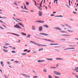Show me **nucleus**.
<instances>
[{
  "label": "nucleus",
  "instance_id": "38",
  "mask_svg": "<svg viewBox=\"0 0 78 78\" xmlns=\"http://www.w3.org/2000/svg\"><path fill=\"white\" fill-rule=\"evenodd\" d=\"M0 19H3V18L5 19V17H1V16H0Z\"/></svg>",
  "mask_w": 78,
  "mask_h": 78
},
{
  "label": "nucleus",
  "instance_id": "35",
  "mask_svg": "<svg viewBox=\"0 0 78 78\" xmlns=\"http://www.w3.org/2000/svg\"><path fill=\"white\" fill-rule=\"evenodd\" d=\"M34 2H35V6H37V4H36V2L35 1H34Z\"/></svg>",
  "mask_w": 78,
  "mask_h": 78
},
{
  "label": "nucleus",
  "instance_id": "53",
  "mask_svg": "<svg viewBox=\"0 0 78 78\" xmlns=\"http://www.w3.org/2000/svg\"><path fill=\"white\" fill-rule=\"evenodd\" d=\"M77 78H78V75H76L75 76Z\"/></svg>",
  "mask_w": 78,
  "mask_h": 78
},
{
  "label": "nucleus",
  "instance_id": "62",
  "mask_svg": "<svg viewBox=\"0 0 78 78\" xmlns=\"http://www.w3.org/2000/svg\"><path fill=\"white\" fill-rule=\"evenodd\" d=\"M7 63L8 64H10L9 62H7Z\"/></svg>",
  "mask_w": 78,
  "mask_h": 78
},
{
  "label": "nucleus",
  "instance_id": "41",
  "mask_svg": "<svg viewBox=\"0 0 78 78\" xmlns=\"http://www.w3.org/2000/svg\"><path fill=\"white\" fill-rule=\"evenodd\" d=\"M28 51V50L27 49H25L23 51L24 52H25V51Z\"/></svg>",
  "mask_w": 78,
  "mask_h": 78
},
{
  "label": "nucleus",
  "instance_id": "51",
  "mask_svg": "<svg viewBox=\"0 0 78 78\" xmlns=\"http://www.w3.org/2000/svg\"><path fill=\"white\" fill-rule=\"evenodd\" d=\"M54 77L55 78H59V77H58L57 76H55V77Z\"/></svg>",
  "mask_w": 78,
  "mask_h": 78
},
{
  "label": "nucleus",
  "instance_id": "46",
  "mask_svg": "<svg viewBox=\"0 0 78 78\" xmlns=\"http://www.w3.org/2000/svg\"><path fill=\"white\" fill-rule=\"evenodd\" d=\"M14 27H15V28H17L18 26H17L15 25V26H14Z\"/></svg>",
  "mask_w": 78,
  "mask_h": 78
},
{
  "label": "nucleus",
  "instance_id": "17",
  "mask_svg": "<svg viewBox=\"0 0 78 78\" xmlns=\"http://www.w3.org/2000/svg\"><path fill=\"white\" fill-rule=\"evenodd\" d=\"M56 30H61V29L59 28V27H57L55 28Z\"/></svg>",
  "mask_w": 78,
  "mask_h": 78
},
{
  "label": "nucleus",
  "instance_id": "24",
  "mask_svg": "<svg viewBox=\"0 0 78 78\" xmlns=\"http://www.w3.org/2000/svg\"><path fill=\"white\" fill-rule=\"evenodd\" d=\"M31 36V35L28 34L27 36V37H29V38H30V36Z\"/></svg>",
  "mask_w": 78,
  "mask_h": 78
},
{
  "label": "nucleus",
  "instance_id": "43",
  "mask_svg": "<svg viewBox=\"0 0 78 78\" xmlns=\"http://www.w3.org/2000/svg\"><path fill=\"white\" fill-rule=\"evenodd\" d=\"M14 62H16L17 64L19 62V61H16Z\"/></svg>",
  "mask_w": 78,
  "mask_h": 78
},
{
  "label": "nucleus",
  "instance_id": "48",
  "mask_svg": "<svg viewBox=\"0 0 78 78\" xmlns=\"http://www.w3.org/2000/svg\"><path fill=\"white\" fill-rule=\"evenodd\" d=\"M21 11H23V12H26V11H23V10Z\"/></svg>",
  "mask_w": 78,
  "mask_h": 78
},
{
  "label": "nucleus",
  "instance_id": "6",
  "mask_svg": "<svg viewBox=\"0 0 78 78\" xmlns=\"http://www.w3.org/2000/svg\"><path fill=\"white\" fill-rule=\"evenodd\" d=\"M39 16H42V13L41 11L39 12Z\"/></svg>",
  "mask_w": 78,
  "mask_h": 78
},
{
  "label": "nucleus",
  "instance_id": "56",
  "mask_svg": "<svg viewBox=\"0 0 78 78\" xmlns=\"http://www.w3.org/2000/svg\"><path fill=\"white\" fill-rule=\"evenodd\" d=\"M62 27H65V26H64V25H63V24H62V25H61Z\"/></svg>",
  "mask_w": 78,
  "mask_h": 78
},
{
  "label": "nucleus",
  "instance_id": "58",
  "mask_svg": "<svg viewBox=\"0 0 78 78\" xmlns=\"http://www.w3.org/2000/svg\"><path fill=\"white\" fill-rule=\"evenodd\" d=\"M43 71L44 72H47V71L45 70H43Z\"/></svg>",
  "mask_w": 78,
  "mask_h": 78
},
{
  "label": "nucleus",
  "instance_id": "4",
  "mask_svg": "<svg viewBox=\"0 0 78 78\" xmlns=\"http://www.w3.org/2000/svg\"><path fill=\"white\" fill-rule=\"evenodd\" d=\"M44 61H45V60H39L37 61V62H38L41 63L44 62Z\"/></svg>",
  "mask_w": 78,
  "mask_h": 78
},
{
  "label": "nucleus",
  "instance_id": "9",
  "mask_svg": "<svg viewBox=\"0 0 78 78\" xmlns=\"http://www.w3.org/2000/svg\"><path fill=\"white\" fill-rule=\"evenodd\" d=\"M36 22H39V23H44V21L39 20L38 21H36Z\"/></svg>",
  "mask_w": 78,
  "mask_h": 78
},
{
  "label": "nucleus",
  "instance_id": "31",
  "mask_svg": "<svg viewBox=\"0 0 78 78\" xmlns=\"http://www.w3.org/2000/svg\"><path fill=\"white\" fill-rule=\"evenodd\" d=\"M22 34L24 36H26V34H25V33H22Z\"/></svg>",
  "mask_w": 78,
  "mask_h": 78
},
{
  "label": "nucleus",
  "instance_id": "57",
  "mask_svg": "<svg viewBox=\"0 0 78 78\" xmlns=\"http://www.w3.org/2000/svg\"><path fill=\"white\" fill-rule=\"evenodd\" d=\"M0 28H1V29H2V30H4V29L2 27H0Z\"/></svg>",
  "mask_w": 78,
  "mask_h": 78
},
{
  "label": "nucleus",
  "instance_id": "30",
  "mask_svg": "<svg viewBox=\"0 0 78 78\" xmlns=\"http://www.w3.org/2000/svg\"><path fill=\"white\" fill-rule=\"evenodd\" d=\"M56 1V4H57V2H58V0H55L54 1V2L55 3V2Z\"/></svg>",
  "mask_w": 78,
  "mask_h": 78
},
{
  "label": "nucleus",
  "instance_id": "55",
  "mask_svg": "<svg viewBox=\"0 0 78 78\" xmlns=\"http://www.w3.org/2000/svg\"><path fill=\"white\" fill-rule=\"evenodd\" d=\"M62 41H66V39H62Z\"/></svg>",
  "mask_w": 78,
  "mask_h": 78
},
{
  "label": "nucleus",
  "instance_id": "27",
  "mask_svg": "<svg viewBox=\"0 0 78 78\" xmlns=\"http://www.w3.org/2000/svg\"><path fill=\"white\" fill-rule=\"evenodd\" d=\"M36 45H38V46H39V47H41V44H37Z\"/></svg>",
  "mask_w": 78,
  "mask_h": 78
},
{
  "label": "nucleus",
  "instance_id": "45",
  "mask_svg": "<svg viewBox=\"0 0 78 78\" xmlns=\"http://www.w3.org/2000/svg\"><path fill=\"white\" fill-rule=\"evenodd\" d=\"M40 7H42V4H41V3H40Z\"/></svg>",
  "mask_w": 78,
  "mask_h": 78
},
{
  "label": "nucleus",
  "instance_id": "64",
  "mask_svg": "<svg viewBox=\"0 0 78 78\" xmlns=\"http://www.w3.org/2000/svg\"><path fill=\"white\" fill-rule=\"evenodd\" d=\"M21 8H22V9H23V6H21Z\"/></svg>",
  "mask_w": 78,
  "mask_h": 78
},
{
  "label": "nucleus",
  "instance_id": "44",
  "mask_svg": "<svg viewBox=\"0 0 78 78\" xmlns=\"http://www.w3.org/2000/svg\"><path fill=\"white\" fill-rule=\"evenodd\" d=\"M51 69H56L55 67H51Z\"/></svg>",
  "mask_w": 78,
  "mask_h": 78
},
{
  "label": "nucleus",
  "instance_id": "47",
  "mask_svg": "<svg viewBox=\"0 0 78 78\" xmlns=\"http://www.w3.org/2000/svg\"><path fill=\"white\" fill-rule=\"evenodd\" d=\"M37 76H34V78H37Z\"/></svg>",
  "mask_w": 78,
  "mask_h": 78
},
{
  "label": "nucleus",
  "instance_id": "50",
  "mask_svg": "<svg viewBox=\"0 0 78 78\" xmlns=\"http://www.w3.org/2000/svg\"><path fill=\"white\" fill-rule=\"evenodd\" d=\"M14 5H16V6H18V5H17V4L15 3H13Z\"/></svg>",
  "mask_w": 78,
  "mask_h": 78
},
{
  "label": "nucleus",
  "instance_id": "8",
  "mask_svg": "<svg viewBox=\"0 0 78 78\" xmlns=\"http://www.w3.org/2000/svg\"><path fill=\"white\" fill-rule=\"evenodd\" d=\"M50 45H59L58 44H50Z\"/></svg>",
  "mask_w": 78,
  "mask_h": 78
},
{
  "label": "nucleus",
  "instance_id": "2",
  "mask_svg": "<svg viewBox=\"0 0 78 78\" xmlns=\"http://www.w3.org/2000/svg\"><path fill=\"white\" fill-rule=\"evenodd\" d=\"M21 74H22V75H23V76H25V77H26L27 78H30V76L21 73Z\"/></svg>",
  "mask_w": 78,
  "mask_h": 78
},
{
  "label": "nucleus",
  "instance_id": "16",
  "mask_svg": "<svg viewBox=\"0 0 78 78\" xmlns=\"http://www.w3.org/2000/svg\"><path fill=\"white\" fill-rule=\"evenodd\" d=\"M65 25H66V27H67H67H68V28H72V27H70V26H69V25H67V24H65Z\"/></svg>",
  "mask_w": 78,
  "mask_h": 78
},
{
  "label": "nucleus",
  "instance_id": "10",
  "mask_svg": "<svg viewBox=\"0 0 78 78\" xmlns=\"http://www.w3.org/2000/svg\"><path fill=\"white\" fill-rule=\"evenodd\" d=\"M32 30H36V28H35L34 26H33L32 27Z\"/></svg>",
  "mask_w": 78,
  "mask_h": 78
},
{
  "label": "nucleus",
  "instance_id": "1",
  "mask_svg": "<svg viewBox=\"0 0 78 78\" xmlns=\"http://www.w3.org/2000/svg\"><path fill=\"white\" fill-rule=\"evenodd\" d=\"M54 73L55 75H61V73L57 72V71H54Z\"/></svg>",
  "mask_w": 78,
  "mask_h": 78
},
{
  "label": "nucleus",
  "instance_id": "23",
  "mask_svg": "<svg viewBox=\"0 0 78 78\" xmlns=\"http://www.w3.org/2000/svg\"><path fill=\"white\" fill-rule=\"evenodd\" d=\"M41 46H42V47H47V45H46L45 44H44V45L41 44Z\"/></svg>",
  "mask_w": 78,
  "mask_h": 78
},
{
  "label": "nucleus",
  "instance_id": "28",
  "mask_svg": "<svg viewBox=\"0 0 78 78\" xmlns=\"http://www.w3.org/2000/svg\"><path fill=\"white\" fill-rule=\"evenodd\" d=\"M43 49L42 48H40V49H39V51H42V50H43Z\"/></svg>",
  "mask_w": 78,
  "mask_h": 78
},
{
  "label": "nucleus",
  "instance_id": "25",
  "mask_svg": "<svg viewBox=\"0 0 78 78\" xmlns=\"http://www.w3.org/2000/svg\"><path fill=\"white\" fill-rule=\"evenodd\" d=\"M14 34L16 36H20V35L18 34Z\"/></svg>",
  "mask_w": 78,
  "mask_h": 78
},
{
  "label": "nucleus",
  "instance_id": "11",
  "mask_svg": "<svg viewBox=\"0 0 78 78\" xmlns=\"http://www.w3.org/2000/svg\"><path fill=\"white\" fill-rule=\"evenodd\" d=\"M43 27H46V28H48L49 27L48 26H47V25H43Z\"/></svg>",
  "mask_w": 78,
  "mask_h": 78
},
{
  "label": "nucleus",
  "instance_id": "59",
  "mask_svg": "<svg viewBox=\"0 0 78 78\" xmlns=\"http://www.w3.org/2000/svg\"><path fill=\"white\" fill-rule=\"evenodd\" d=\"M30 50H29V51H27V52H30Z\"/></svg>",
  "mask_w": 78,
  "mask_h": 78
},
{
  "label": "nucleus",
  "instance_id": "37",
  "mask_svg": "<svg viewBox=\"0 0 78 78\" xmlns=\"http://www.w3.org/2000/svg\"><path fill=\"white\" fill-rule=\"evenodd\" d=\"M16 20H19V21H20L21 22H22V21L21 20H19V19H16Z\"/></svg>",
  "mask_w": 78,
  "mask_h": 78
},
{
  "label": "nucleus",
  "instance_id": "3",
  "mask_svg": "<svg viewBox=\"0 0 78 78\" xmlns=\"http://www.w3.org/2000/svg\"><path fill=\"white\" fill-rule=\"evenodd\" d=\"M39 34L41 35H44V36H49V35L44 33H40Z\"/></svg>",
  "mask_w": 78,
  "mask_h": 78
},
{
  "label": "nucleus",
  "instance_id": "13",
  "mask_svg": "<svg viewBox=\"0 0 78 78\" xmlns=\"http://www.w3.org/2000/svg\"><path fill=\"white\" fill-rule=\"evenodd\" d=\"M75 70H76V72H78V67H76Z\"/></svg>",
  "mask_w": 78,
  "mask_h": 78
},
{
  "label": "nucleus",
  "instance_id": "40",
  "mask_svg": "<svg viewBox=\"0 0 78 78\" xmlns=\"http://www.w3.org/2000/svg\"><path fill=\"white\" fill-rule=\"evenodd\" d=\"M27 53H22L21 55H25Z\"/></svg>",
  "mask_w": 78,
  "mask_h": 78
},
{
  "label": "nucleus",
  "instance_id": "19",
  "mask_svg": "<svg viewBox=\"0 0 78 78\" xmlns=\"http://www.w3.org/2000/svg\"><path fill=\"white\" fill-rule=\"evenodd\" d=\"M1 64L2 66H3V62L2 61L1 62Z\"/></svg>",
  "mask_w": 78,
  "mask_h": 78
},
{
  "label": "nucleus",
  "instance_id": "15",
  "mask_svg": "<svg viewBox=\"0 0 78 78\" xmlns=\"http://www.w3.org/2000/svg\"><path fill=\"white\" fill-rule=\"evenodd\" d=\"M67 31H68V32H70V33L71 32H74V31L73 30H67Z\"/></svg>",
  "mask_w": 78,
  "mask_h": 78
},
{
  "label": "nucleus",
  "instance_id": "26",
  "mask_svg": "<svg viewBox=\"0 0 78 78\" xmlns=\"http://www.w3.org/2000/svg\"><path fill=\"white\" fill-rule=\"evenodd\" d=\"M48 78H52V77L50 75H48Z\"/></svg>",
  "mask_w": 78,
  "mask_h": 78
},
{
  "label": "nucleus",
  "instance_id": "7",
  "mask_svg": "<svg viewBox=\"0 0 78 78\" xmlns=\"http://www.w3.org/2000/svg\"><path fill=\"white\" fill-rule=\"evenodd\" d=\"M58 47H59L58 46H55V47L54 48H55V50H57V51H59V50H60L59 49H56V48H58Z\"/></svg>",
  "mask_w": 78,
  "mask_h": 78
},
{
  "label": "nucleus",
  "instance_id": "42",
  "mask_svg": "<svg viewBox=\"0 0 78 78\" xmlns=\"http://www.w3.org/2000/svg\"><path fill=\"white\" fill-rule=\"evenodd\" d=\"M64 35L67 36H70V35H68L67 34H64Z\"/></svg>",
  "mask_w": 78,
  "mask_h": 78
},
{
  "label": "nucleus",
  "instance_id": "36",
  "mask_svg": "<svg viewBox=\"0 0 78 78\" xmlns=\"http://www.w3.org/2000/svg\"><path fill=\"white\" fill-rule=\"evenodd\" d=\"M61 31V33H66V32H65L63 31Z\"/></svg>",
  "mask_w": 78,
  "mask_h": 78
},
{
  "label": "nucleus",
  "instance_id": "52",
  "mask_svg": "<svg viewBox=\"0 0 78 78\" xmlns=\"http://www.w3.org/2000/svg\"><path fill=\"white\" fill-rule=\"evenodd\" d=\"M73 13L74 14H76V12H73Z\"/></svg>",
  "mask_w": 78,
  "mask_h": 78
},
{
  "label": "nucleus",
  "instance_id": "32",
  "mask_svg": "<svg viewBox=\"0 0 78 78\" xmlns=\"http://www.w3.org/2000/svg\"><path fill=\"white\" fill-rule=\"evenodd\" d=\"M9 45V44L8 43H7V44H5V45Z\"/></svg>",
  "mask_w": 78,
  "mask_h": 78
},
{
  "label": "nucleus",
  "instance_id": "22",
  "mask_svg": "<svg viewBox=\"0 0 78 78\" xmlns=\"http://www.w3.org/2000/svg\"><path fill=\"white\" fill-rule=\"evenodd\" d=\"M37 7L38 9H39V10H42V8L39 7H38V6H37Z\"/></svg>",
  "mask_w": 78,
  "mask_h": 78
},
{
  "label": "nucleus",
  "instance_id": "21",
  "mask_svg": "<svg viewBox=\"0 0 78 78\" xmlns=\"http://www.w3.org/2000/svg\"><path fill=\"white\" fill-rule=\"evenodd\" d=\"M62 17V16H61V15H60V16H55V17Z\"/></svg>",
  "mask_w": 78,
  "mask_h": 78
},
{
  "label": "nucleus",
  "instance_id": "18",
  "mask_svg": "<svg viewBox=\"0 0 78 78\" xmlns=\"http://www.w3.org/2000/svg\"><path fill=\"white\" fill-rule=\"evenodd\" d=\"M46 59L47 60H49L50 61H52V60H53V58H46Z\"/></svg>",
  "mask_w": 78,
  "mask_h": 78
},
{
  "label": "nucleus",
  "instance_id": "61",
  "mask_svg": "<svg viewBox=\"0 0 78 78\" xmlns=\"http://www.w3.org/2000/svg\"><path fill=\"white\" fill-rule=\"evenodd\" d=\"M31 12H34V11L33 10H31Z\"/></svg>",
  "mask_w": 78,
  "mask_h": 78
},
{
  "label": "nucleus",
  "instance_id": "29",
  "mask_svg": "<svg viewBox=\"0 0 78 78\" xmlns=\"http://www.w3.org/2000/svg\"><path fill=\"white\" fill-rule=\"evenodd\" d=\"M26 3L27 5H29V3L28 2H26Z\"/></svg>",
  "mask_w": 78,
  "mask_h": 78
},
{
  "label": "nucleus",
  "instance_id": "63",
  "mask_svg": "<svg viewBox=\"0 0 78 78\" xmlns=\"http://www.w3.org/2000/svg\"><path fill=\"white\" fill-rule=\"evenodd\" d=\"M48 6L50 8V9H51V7L50 6V5H48Z\"/></svg>",
  "mask_w": 78,
  "mask_h": 78
},
{
  "label": "nucleus",
  "instance_id": "5",
  "mask_svg": "<svg viewBox=\"0 0 78 78\" xmlns=\"http://www.w3.org/2000/svg\"><path fill=\"white\" fill-rule=\"evenodd\" d=\"M42 27L41 26L39 27V30L40 31H42Z\"/></svg>",
  "mask_w": 78,
  "mask_h": 78
},
{
  "label": "nucleus",
  "instance_id": "33",
  "mask_svg": "<svg viewBox=\"0 0 78 78\" xmlns=\"http://www.w3.org/2000/svg\"><path fill=\"white\" fill-rule=\"evenodd\" d=\"M3 47L4 48H8L7 47H6L5 46H3Z\"/></svg>",
  "mask_w": 78,
  "mask_h": 78
},
{
  "label": "nucleus",
  "instance_id": "20",
  "mask_svg": "<svg viewBox=\"0 0 78 78\" xmlns=\"http://www.w3.org/2000/svg\"><path fill=\"white\" fill-rule=\"evenodd\" d=\"M3 50L5 52H8V51L7 50L5 49H3Z\"/></svg>",
  "mask_w": 78,
  "mask_h": 78
},
{
  "label": "nucleus",
  "instance_id": "60",
  "mask_svg": "<svg viewBox=\"0 0 78 78\" xmlns=\"http://www.w3.org/2000/svg\"><path fill=\"white\" fill-rule=\"evenodd\" d=\"M33 43H34V44H36H36H36V43H35L34 42H33Z\"/></svg>",
  "mask_w": 78,
  "mask_h": 78
},
{
  "label": "nucleus",
  "instance_id": "12",
  "mask_svg": "<svg viewBox=\"0 0 78 78\" xmlns=\"http://www.w3.org/2000/svg\"><path fill=\"white\" fill-rule=\"evenodd\" d=\"M70 49H75V48H67L66 49H64V50H70Z\"/></svg>",
  "mask_w": 78,
  "mask_h": 78
},
{
  "label": "nucleus",
  "instance_id": "34",
  "mask_svg": "<svg viewBox=\"0 0 78 78\" xmlns=\"http://www.w3.org/2000/svg\"><path fill=\"white\" fill-rule=\"evenodd\" d=\"M18 24L20 25H21V26H22V25H23L22 24V23H18Z\"/></svg>",
  "mask_w": 78,
  "mask_h": 78
},
{
  "label": "nucleus",
  "instance_id": "54",
  "mask_svg": "<svg viewBox=\"0 0 78 78\" xmlns=\"http://www.w3.org/2000/svg\"><path fill=\"white\" fill-rule=\"evenodd\" d=\"M2 26H3V27H5V28H6V27H5V25L2 24Z\"/></svg>",
  "mask_w": 78,
  "mask_h": 78
},
{
  "label": "nucleus",
  "instance_id": "49",
  "mask_svg": "<svg viewBox=\"0 0 78 78\" xmlns=\"http://www.w3.org/2000/svg\"><path fill=\"white\" fill-rule=\"evenodd\" d=\"M12 53H16V52H15L14 51H12Z\"/></svg>",
  "mask_w": 78,
  "mask_h": 78
},
{
  "label": "nucleus",
  "instance_id": "39",
  "mask_svg": "<svg viewBox=\"0 0 78 78\" xmlns=\"http://www.w3.org/2000/svg\"><path fill=\"white\" fill-rule=\"evenodd\" d=\"M24 8H25V9H26L28 10V9L27 8L26 6H25H25H24Z\"/></svg>",
  "mask_w": 78,
  "mask_h": 78
},
{
  "label": "nucleus",
  "instance_id": "14",
  "mask_svg": "<svg viewBox=\"0 0 78 78\" xmlns=\"http://www.w3.org/2000/svg\"><path fill=\"white\" fill-rule=\"evenodd\" d=\"M56 60H63V59L62 58H57L56 59Z\"/></svg>",
  "mask_w": 78,
  "mask_h": 78
}]
</instances>
